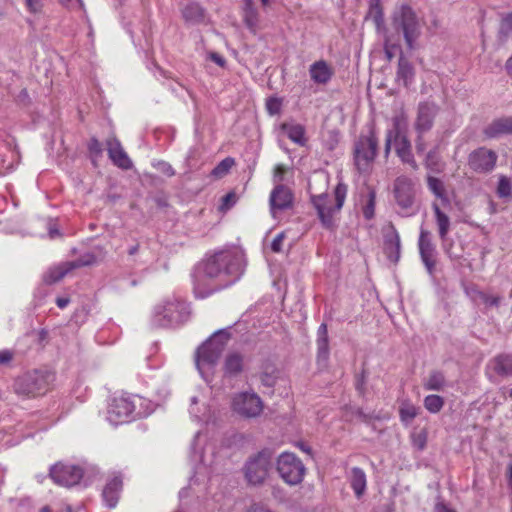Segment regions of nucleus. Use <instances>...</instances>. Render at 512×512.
<instances>
[{
    "mask_svg": "<svg viewBox=\"0 0 512 512\" xmlns=\"http://www.w3.org/2000/svg\"><path fill=\"white\" fill-rule=\"evenodd\" d=\"M347 191L348 187L346 184L338 183L334 189V204L331 197L326 193L311 196V202L323 226L326 228L331 229L334 227V216L341 210L347 196Z\"/></svg>",
    "mask_w": 512,
    "mask_h": 512,
    "instance_id": "f257e3e1",
    "label": "nucleus"
},
{
    "mask_svg": "<svg viewBox=\"0 0 512 512\" xmlns=\"http://www.w3.org/2000/svg\"><path fill=\"white\" fill-rule=\"evenodd\" d=\"M392 26L396 32L403 34L408 49H414V43L421 34V24L409 5H401L393 13Z\"/></svg>",
    "mask_w": 512,
    "mask_h": 512,
    "instance_id": "f03ea898",
    "label": "nucleus"
},
{
    "mask_svg": "<svg viewBox=\"0 0 512 512\" xmlns=\"http://www.w3.org/2000/svg\"><path fill=\"white\" fill-rule=\"evenodd\" d=\"M50 378V374L37 370L25 373L15 379L14 392L25 399L42 396L49 390Z\"/></svg>",
    "mask_w": 512,
    "mask_h": 512,
    "instance_id": "7ed1b4c3",
    "label": "nucleus"
},
{
    "mask_svg": "<svg viewBox=\"0 0 512 512\" xmlns=\"http://www.w3.org/2000/svg\"><path fill=\"white\" fill-rule=\"evenodd\" d=\"M276 470L283 482L289 486L300 485L306 476V467L294 453L284 451L276 459Z\"/></svg>",
    "mask_w": 512,
    "mask_h": 512,
    "instance_id": "20e7f679",
    "label": "nucleus"
},
{
    "mask_svg": "<svg viewBox=\"0 0 512 512\" xmlns=\"http://www.w3.org/2000/svg\"><path fill=\"white\" fill-rule=\"evenodd\" d=\"M392 143H394L395 152L401 161L416 170L418 165L412 153L411 143L406 135L401 134L398 119H394L393 129L388 130L386 133L384 147L385 158H388L390 155Z\"/></svg>",
    "mask_w": 512,
    "mask_h": 512,
    "instance_id": "39448f33",
    "label": "nucleus"
},
{
    "mask_svg": "<svg viewBox=\"0 0 512 512\" xmlns=\"http://www.w3.org/2000/svg\"><path fill=\"white\" fill-rule=\"evenodd\" d=\"M264 408V401L254 391L238 392L231 398V410L242 419L259 418Z\"/></svg>",
    "mask_w": 512,
    "mask_h": 512,
    "instance_id": "423d86ee",
    "label": "nucleus"
},
{
    "mask_svg": "<svg viewBox=\"0 0 512 512\" xmlns=\"http://www.w3.org/2000/svg\"><path fill=\"white\" fill-rule=\"evenodd\" d=\"M272 454L262 450L250 456L243 467L244 477L249 485H262L269 476Z\"/></svg>",
    "mask_w": 512,
    "mask_h": 512,
    "instance_id": "0eeeda50",
    "label": "nucleus"
},
{
    "mask_svg": "<svg viewBox=\"0 0 512 512\" xmlns=\"http://www.w3.org/2000/svg\"><path fill=\"white\" fill-rule=\"evenodd\" d=\"M203 273L209 278L221 274L236 276L239 274L238 259L229 251L217 252L203 263Z\"/></svg>",
    "mask_w": 512,
    "mask_h": 512,
    "instance_id": "6e6552de",
    "label": "nucleus"
},
{
    "mask_svg": "<svg viewBox=\"0 0 512 512\" xmlns=\"http://www.w3.org/2000/svg\"><path fill=\"white\" fill-rule=\"evenodd\" d=\"M141 398L136 395L115 396L108 406L107 419L113 425H119L129 422L136 408V401Z\"/></svg>",
    "mask_w": 512,
    "mask_h": 512,
    "instance_id": "1a4fd4ad",
    "label": "nucleus"
},
{
    "mask_svg": "<svg viewBox=\"0 0 512 512\" xmlns=\"http://www.w3.org/2000/svg\"><path fill=\"white\" fill-rule=\"evenodd\" d=\"M378 149V138L374 131L359 138L355 145L354 159L360 172L366 171L374 161Z\"/></svg>",
    "mask_w": 512,
    "mask_h": 512,
    "instance_id": "9d476101",
    "label": "nucleus"
},
{
    "mask_svg": "<svg viewBox=\"0 0 512 512\" xmlns=\"http://www.w3.org/2000/svg\"><path fill=\"white\" fill-rule=\"evenodd\" d=\"M394 199L405 215H411L415 203L416 190L411 178L405 175L398 176L393 184Z\"/></svg>",
    "mask_w": 512,
    "mask_h": 512,
    "instance_id": "9b49d317",
    "label": "nucleus"
},
{
    "mask_svg": "<svg viewBox=\"0 0 512 512\" xmlns=\"http://www.w3.org/2000/svg\"><path fill=\"white\" fill-rule=\"evenodd\" d=\"M227 335L219 332L214 334L207 342L200 346L196 354V363L200 365H214L219 360L227 345Z\"/></svg>",
    "mask_w": 512,
    "mask_h": 512,
    "instance_id": "f8f14e48",
    "label": "nucleus"
},
{
    "mask_svg": "<svg viewBox=\"0 0 512 512\" xmlns=\"http://www.w3.org/2000/svg\"><path fill=\"white\" fill-rule=\"evenodd\" d=\"M84 472L80 466L65 462H57L51 466L49 477L59 486L72 487L80 483Z\"/></svg>",
    "mask_w": 512,
    "mask_h": 512,
    "instance_id": "ddd939ff",
    "label": "nucleus"
},
{
    "mask_svg": "<svg viewBox=\"0 0 512 512\" xmlns=\"http://www.w3.org/2000/svg\"><path fill=\"white\" fill-rule=\"evenodd\" d=\"M497 160V153L483 146L469 153L467 165L476 174H488L496 167Z\"/></svg>",
    "mask_w": 512,
    "mask_h": 512,
    "instance_id": "4468645a",
    "label": "nucleus"
},
{
    "mask_svg": "<svg viewBox=\"0 0 512 512\" xmlns=\"http://www.w3.org/2000/svg\"><path fill=\"white\" fill-rule=\"evenodd\" d=\"M438 110L439 107L435 103L424 102L419 104L414 124L417 134H424L431 130Z\"/></svg>",
    "mask_w": 512,
    "mask_h": 512,
    "instance_id": "2eb2a0df",
    "label": "nucleus"
},
{
    "mask_svg": "<svg viewBox=\"0 0 512 512\" xmlns=\"http://www.w3.org/2000/svg\"><path fill=\"white\" fill-rule=\"evenodd\" d=\"M294 200L293 192L285 185L279 184L270 193V209L275 216L276 211H282L292 207Z\"/></svg>",
    "mask_w": 512,
    "mask_h": 512,
    "instance_id": "dca6fc26",
    "label": "nucleus"
},
{
    "mask_svg": "<svg viewBox=\"0 0 512 512\" xmlns=\"http://www.w3.org/2000/svg\"><path fill=\"white\" fill-rule=\"evenodd\" d=\"M106 147L109 158L113 164L121 169L128 170L132 167V161L123 149L121 142L116 137L106 140Z\"/></svg>",
    "mask_w": 512,
    "mask_h": 512,
    "instance_id": "f3484780",
    "label": "nucleus"
},
{
    "mask_svg": "<svg viewBox=\"0 0 512 512\" xmlns=\"http://www.w3.org/2000/svg\"><path fill=\"white\" fill-rule=\"evenodd\" d=\"M418 246L421 259L425 264L428 272L432 274L436 265V261L434 259L435 247L430 239L429 231L424 229L420 231Z\"/></svg>",
    "mask_w": 512,
    "mask_h": 512,
    "instance_id": "a211bd4d",
    "label": "nucleus"
},
{
    "mask_svg": "<svg viewBox=\"0 0 512 512\" xmlns=\"http://www.w3.org/2000/svg\"><path fill=\"white\" fill-rule=\"evenodd\" d=\"M309 74L314 83L326 85L334 76V69L327 61L318 60L310 65Z\"/></svg>",
    "mask_w": 512,
    "mask_h": 512,
    "instance_id": "6ab92c4d",
    "label": "nucleus"
},
{
    "mask_svg": "<svg viewBox=\"0 0 512 512\" xmlns=\"http://www.w3.org/2000/svg\"><path fill=\"white\" fill-rule=\"evenodd\" d=\"M487 139L497 138L504 134H512V117H501L494 119L483 129Z\"/></svg>",
    "mask_w": 512,
    "mask_h": 512,
    "instance_id": "aec40b11",
    "label": "nucleus"
},
{
    "mask_svg": "<svg viewBox=\"0 0 512 512\" xmlns=\"http://www.w3.org/2000/svg\"><path fill=\"white\" fill-rule=\"evenodd\" d=\"M122 489V479L120 476L114 475L111 477L108 482L106 483L102 496L106 503V505L109 508L116 507L118 500H119V494Z\"/></svg>",
    "mask_w": 512,
    "mask_h": 512,
    "instance_id": "412c9836",
    "label": "nucleus"
},
{
    "mask_svg": "<svg viewBox=\"0 0 512 512\" xmlns=\"http://www.w3.org/2000/svg\"><path fill=\"white\" fill-rule=\"evenodd\" d=\"M489 367L501 377L512 376V354L500 353L489 361Z\"/></svg>",
    "mask_w": 512,
    "mask_h": 512,
    "instance_id": "4be33fe9",
    "label": "nucleus"
},
{
    "mask_svg": "<svg viewBox=\"0 0 512 512\" xmlns=\"http://www.w3.org/2000/svg\"><path fill=\"white\" fill-rule=\"evenodd\" d=\"M243 2V21L246 27L249 29V31L253 34H256L260 28V15L258 13V10L254 5L253 0H243Z\"/></svg>",
    "mask_w": 512,
    "mask_h": 512,
    "instance_id": "5701e85b",
    "label": "nucleus"
},
{
    "mask_svg": "<svg viewBox=\"0 0 512 512\" xmlns=\"http://www.w3.org/2000/svg\"><path fill=\"white\" fill-rule=\"evenodd\" d=\"M414 78V68L412 64L403 55L400 56L398 61V68L396 73V81L401 83L404 87L412 82Z\"/></svg>",
    "mask_w": 512,
    "mask_h": 512,
    "instance_id": "b1692460",
    "label": "nucleus"
},
{
    "mask_svg": "<svg viewBox=\"0 0 512 512\" xmlns=\"http://www.w3.org/2000/svg\"><path fill=\"white\" fill-rule=\"evenodd\" d=\"M281 130L284 131L287 137L299 146H305L307 139L305 137V128L298 123H283Z\"/></svg>",
    "mask_w": 512,
    "mask_h": 512,
    "instance_id": "393cba45",
    "label": "nucleus"
},
{
    "mask_svg": "<svg viewBox=\"0 0 512 512\" xmlns=\"http://www.w3.org/2000/svg\"><path fill=\"white\" fill-rule=\"evenodd\" d=\"M243 370V357L241 354L229 353L224 361V374L227 376H235Z\"/></svg>",
    "mask_w": 512,
    "mask_h": 512,
    "instance_id": "a878e982",
    "label": "nucleus"
},
{
    "mask_svg": "<svg viewBox=\"0 0 512 512\" xmlns=\"http://www.w3.org/2000/svg\"><path fill=\"white\" fill-rule=\"evenodd\" d=\"M72 265L70 262H64L57 266L51 267L44 276V281L47 284H53L62 280L67 273L72 271Z\"/></svg>",
    "mask_w": 512,
    "mask_h": 512,
    "instance_id": "bb28decb",
    "label": "nucleus"
},
{
    "mask_svg": "<svg viewBox=\"0 0 512 512\" xmlns=\"http://www.w3.org/2000/svg\"><path fill=\"white\" fill-rule=\"evenodd\" d=\"M432 209L435 214L439 237L441 240H445L450 230V219L443 211H441L439 205L436 202L432 203Z\"/></svg>",
    "mask_w": 512,
    "mask_h": 512,
    "instance_id": "cd10ccee",
    "label": "nucleus"
},
{
    "mask_svg": "<svg viewBox=\"0 0 512 512\" xmlns=\"http://www.w3.org/2000/svg\"><path fill=\"white\" fill-rule=\"evenodd\" d=\"M182 16L188 23H200L204 20V9L198 3H189L182 10Z\"/></svg>",
    "mask_w": 512,
    "mask_h": 512,
    "instance_id": "c85d7f7f",
    "label": "nucleus"
},
{
    "mask_svg": "<svg viewBox=\"0 0 512 512\" xmlns=\"http://www.w3.org/2000/svg\"><path fill=\"white\" fill-rule=\"evenodd\" d=\"M351 487L357 497L363 495L366 489V474L358 467H354L351 471Z\"/></svg>",
    "mask_w": 512,
    "mask_h": 512,
    "instance_id": "c756f323",
    "label": "nucleus"
},
{
    "mask_svg": "<svg viewBox=\"0 0 512 512\" xmlns=\"http://www.w3.org/2000/svg\"><path fill=\"white\" fill-rule=\"evenodd\" d=\"M419 413V407L410 400H403L399 407V417L403 423H410Z\"/></svg>",
    "mask_w": 512,
    "mask_h": 512,
    "instance_id": "7c9ffc66",
    "label": "nucleus"
},
{
    "mask_svg": "<svg viewBox=\"0 0 512 512\" xmlns=\"http://www.w3.org/2000/svg\"><path fill=\"white\" fill-rule=\"evenodd\" d=\"M392 230L391 235L386 236L385 250L389 258L395 255V259L397 260L400 253V236L394 227H392Z\"/></svg>",
    "mask_w": 512,
    "mask_h": 512,
    "instance_id": "2f4dec72",
    "label": "nucleus"
},
{
    "mask_svg": "<svg viewBox=\"0 0 512 512\" xmlns=\"http://www.w3.org/2000/svg\"><path fill=\"white\" fill-rule=\"evenodd\" d=\"M445 383L444 375L441 372L434 371L425 380L423 387L428 391H440L445 387Z\"/></svg>",
    "mask_w": 512,
    "mask_h": 512,
    "instance_id": "473e14b6",
    "label": "nucleus"
},
{
    "mask_svg": "<svg viewBox=\"0 0 512 512\" xmlns=\"http://www.w3.org/2000/svg\"><path fill=\"white\" fill-rule=\"evenodd\" d=\"M512 35V11L501 16L498 28V39L506 41Z\"/></svg>",
    "mask_w": 512,
    "mask_h": 512,
    "instance_id": "72a5a7b5",
    "label": "nucleus"
},
{
    "mask_svg": "<svg viewBox=\"0 0 512 512\" xmlns=\"http://www.w3.org/2000/svg\"><path fill=\"white\" fill-rule=\"evenodd\" d=\"M424 407L430 413L440 412L445 404L444 398L440 395L430 394L424 398Z\"/></svg>",
    "mask_w": 512,
    "mask_h": 512,
    "instance_id": "f704fd0d",
    "label": "nucleus"
},
{
    "mask_svg": "<svg viewBox=\"0 0 512 512\" xmlns=\"http://www.w3.org/2000/svg\"><path fill=\"white\" fill-rule=\"evenodd\" d=\"M427 185L429 190L442 201L447 202L446 191L443 182L436 177H428Z\"/></svg>",
    "mask_w": 512,
    "mask_h": 512,
    "instance_id": "c9c22d12",
    "label": "nucleus"
},
{
    "mask_svg": "<svg viewBox=\"0 0 512 512\" xmlns=\"http://www.w3.org/2000/svg\"><path fill=\"white\" fill-rule=\"evenodd\" d=\"M496 193L499 198H509L512 195V181L509 177L501 175L498 180Z\"/></svg>",
    "mask_w": 512,
    "mask_h": 512,
    "instance_id": "e433bc0d",
    "label": "nucleus"
},
{
    "mask_svg": "<svg viewBox=\"0 0 512 512\" xmlns=\"http://www.w3.org/2000/svg\"><path fill=\"white\" fill-rule=\"evenodd\" d=\"M234 164V159L227 157L214 167V169L211 171V175L215 178H222L229 172Z\"/></svg>",
    "mask_w": 512,
    "mask_h": 512,
    "instance_id": "4c0bfd02",
    "label": "nucleus"
},
{
    "mask_svg": "<svg viewBox=\"0 0 512 512\" xmlns=\"http://www.w3.org/2000/svg\"><path fill=\"white\" fill-rule=\"evenodd\" d=\"M375 205H376V193L374 190H371L368 194L367 202L362 208L363 216L366 220H371L375 215Z\"/></svg>",
    "mask_w": 512,
    "mask_h": 512,
    "instance_id": "58836bf2",
    "label": "nucleus"
},
{
    "mask_svg": "<svg viewBox=\"0 0 512 512\" xmlns=\"http://www.w3.org/2000/svg\"><path fill=\"white\" fill-rule=\"evenodd\" d=\"M399 49L398 41H394L392 36L387 35L384 40V53L387 60L391 61Z\"/></svg>",
    "mask_w": 512,
    "mask_h": 512,
    "instance_id": "ea45409f",
    "label": "nucleus"
},
{
    "mask_svg": "<svg viewBox=\"0 0 512 512\" xmlns=\"http://www.w3.org/2000/svg\"><path fill=\"white\" fill-rule=\"evenodd\" d=\"M425 165L428 169H430L432 171H435V172L441 171V163H440V159H439L436 149H433L427 153L426 159H425Z\"/></svg>",
    "mask_w": 512,
    "mask_h": 512,
    "instance_id": "a19ab883",
    "label": "nucleus"
},
{
    "mask_svg": "<svg viewBox=\"0 0 512 512\" xmlns=\"http://www.w3.org/2000/svg\"><path fill=\"white\" fill-rule=\"evenodd\" d=\"M479 298L487 308L498 307L502 300V297L499 295H492L485 292H479Z\"/></svg>",
    "mask_w": 512,
    "mask_h": 512,
    "instance_id": "79ce46f5",
    "label": "nucleus"
},
{
    "mask_svg": "<svg viewBox=\"0 0 512 512\" xmlns=\"http://www.w3.org/2000/svg\"><path fill=\"white\" fill-rule=\"evenodd\" d=\"M95 262H96V257L93 254L88 253V254L83 255L81 258H79L75 261H70V264L72 265L73 269H76V268H80V267H84V266L93 265Z\"/></svg>",
    "mask_w": 512,
    "mask_h": 512,
    "instance_id": "37998d69",
    "label": "nucleus"
},
{
    "mask_svg": "<svg viewBox=\"0 0 512 512\" xmlns=\"http://www.w3.org/2000/svg\"><path fill=\"white\" fill-rule=\"evenodd\" d=\"M344 417L348 421H353L354 419H358L361 421H366L367 417L359 408L346 407Z\"/></svg>",
    "mask_w": 512,
    "mask_h": 512,
    "instance_id": "c03bdc74",
    "label": "nucleus"
},
{
    "mask_svg": "<svg viewBox=\"0 0 512 512\" xmlns=\"http://www.w3.org/2000/svg\"><path fill=\"white\" fill-rule=\"evenodd\" d=\"M317 350H318V358H323L326 360L329 355V340L328 339H317Z\"/></svg>",
    "mask_w": 512,
    "mask_h": 512,
    "instance_id": "a18cd8bd",
    "label": "nucleus"
},
{
    "mask_svg": "<svg viewBox=\"0 0 512 512\" xmlns=\"http://www.w3.org/2000/svg\"><path fill=\"white\" fill-rule=\"evenodd\" d=\"M412 443L419 450H423L427 443V433L425 431H421L417 434H413Z\"/></svg>",
    "mask_w": 512,
    "mask_h": 512,
    "instance_id": "49530a36",
    "label": "nucleus"
},
{
    "mask_svg": "<svg viewBox=\"0 0 512 512\" xmlns=\"http://www.w3.org/2000/svg\"><path fill=\"white\" fill-rule=\"evenodd\" d=\"M236 202V195L234 192H229L225 196L222 197V203L220 209L222 211H226L230 209Z\"/></svg>",
    "mask_w": 512,
    "mask_h": 512,
    "instance_id": "de8ad7c7",
    "label": "nucleus"
},
{
    "mask_svg": "<svg viewBox=\"0 0 512 512\" xmlns=\"http://www.w3.org/2000/svg\"><path fill=\"white\" fill-rule=\"evenodd\" d=\"M286 238V235L284 232H281L275 236L271 243V250L275 253H279L282 251V245Z\"/></svg>",
    "mask_w": 512,
    "mask_h": 512,
    "instance_id": "09e8293b",
    "label": "nucleus"
},
{
    "mask_svg": "<svg viewBox=\"0 0 512 512\" xmlns=\"http://www.w3.org/2000/svg\"><path fill=\"white\" fill-rule=\"evenodd\" d=\"M88 150L92 155L98 157L102 154V144L98 141V139L91 138L88 143Z\"/></svg>",
    "mask_w": 512,
    "mask_h": 512,
    "instance_id": "8fccbe9b",
    "label": "nucleus"
},
{
    "mask_svg": "<svg viewBox=\"0 0 512 512\" xmlns=\"http://www.w3.org/2000/svg\"><path fill=\"white\" fill-rule=\"evenodd\" d=\"M266 106L270 114H278L281 109V101L278 98H270L268 99Z\"/></svg>",
    "mask_w": 512,
    "mask_h": 512,
    "instance_id": "3c124183",
    "label": "nucleus"
},
{
    "mask_svg": "<svg viewBox=\"0 0 512 512\" xmlns=\"http://www.w3.org/2000/svg\"><path fill=\"white\" fill-rule=\"evenodd\" d=\"M245 512H272L266 505L253 502L245 509Z\"/></svg>",
    "mask_w": 512,
    "mask_h": 512,
    "instance_id": "603ef678",
    "label": "nucleus"
},
{
    "mask_svg": "<svg viewBox=\"0 0 512 512\" xmlns=\"http://www.w3.org/2000/svg\"><path fill=\"white\" fill-rule=\"evenodd\" d=\"M288 167L284 164H277L274 167V178L281 182L284 178V175L287 173Z\"/></svg>",
    "mask_w": 512,
    "mask_h": 512,
    "instance_id": "864d4df0",
    "label": "nucleus"
},
{
    "mask_svg": "<svg viewBox=\"0 0 512 512\" xmlns=\"http://www.w3.org/2000/svg\"><path fill=\"white\" fill-rule=\"evenodd\" d=\"M27 8L32 13H37L42 8V0H25Z\"/></svg>",
    "mask_w": 512,
    "mask_h": 512,
    "instance_id": "5fc2aeb1",
    "label": "nucleus"
},
{
    "mask_svg": "<svg viewBox=\"0 0 512 512\" xmlns=\"http://www.w3.org/2000/svg\"><path fill=\"white\" fill-rule=\"evenodd\" d=\"M415 146H416L417 153H423L425 151L426 143L424 141L423 134H417Z\"/></svg>",
    "mask_w": 512,
    "mask_h": 512,
    "instance_id": "6e6d98bb",
    "label": "nucleus"
},
{
    "mask_svg": "<svg viewBox=\"0 0 512 512\" xmlns=\"http://www.w3.org/2000/svg\"><path fill=\"white\" fill-rule=\"evenodd\" d=\"M209 58L220 67H224L226 64L224 57L216 52L210 53Z\"/></svg>",
    "mask_w": 512,
    "mask_h": 512,
    "instance_id": "4d7b16f0",
    "label": "nucleus"
},
{
    "mask_svg": "<svg viewBox=\"0 0 512 512\" xmlns=\"http://www.w3.org/2000/svg\"><path fill=\"white\" fill-rule=\"evenodd\" d=\"M13 358V353L8 351V350H4V351H0V364H7L9 363Z\"/></svg>",
    "mask_w": 512,
    "mask_h": 512,
    "instance_id": "13d9d810",
    "label": "nucleus"
},
{
    "mask_svg": "<svg viewBox=\"0 0 512 512\" xmlns=\"http://www.w3.org/2000/svg\"><path fill=\"white\" fill-rule=\"evenodd\" d=\"M328 339V330L326 324H321L318 328V338L317 339Z\"/></svg>",
    "mask_w": 512,
    "mask_h": 512,
    "instance_id": "bf43d9fd",
    "label": "nucleus"
},
{
    "mask_svg": "<svg viewBox=\"0 0 512 512\" xmlns=\"http://www.w3.org/2000/svg\"><path fill=\"white\" fill-rule=\"evenodd\" d=\"M434 512H455L452 509H449L446 505L439 503L435 506Z\"/></svg>",
    "mask_w": 512,
    "mask_h": 512,
    "instance_id": "052dcab7",
    "label": "nucleus"
},
{
    "mask_svg": "<svg viewBox=\"0 0 512 512\" xmlns=\"http://www.w3.org/2000/svg\"><path fill=\"white\" fill-rule=\"evenodd\" d=\"M69 303V299L68 298H57L56 300V304L59 308L63 309L65 308Z\"/></svg>",
    "mask_w": 512,
    "mask_h": 512,
    "instance_id": "680f3d73",
    "label": "nucleus"
},
{
    "mask_svg": "<svg viewBox=\"0 0 512 512\" xmlns=\"http://www.w3.org/2000/svg\"><path fill=\"white\" fill-rule=\"evenodd\" d=\"M296 446H297L300 450H302L303 452H305V453H307V454H309V455L311 454V448H310L308 445H306L305 443H303V442H298V443L296 444Z\"/></svg>",
    "mask_w": 512,
    "mask_h": 512,
    "instance_id": "e2e57ef3",
    "label": "nucleus"
},
{
    "mask_svg": "<svg viewBox=\"0 0 512 512\" xmlns=\"http://www.w3.org/2000/svg\"><path fill=\"white\" fill-rule=\"evenodd\" d=\"M164 166V169H163V172L167 175V176H173L175 174L174 172V169L168 165V164H163Z\"/></svg>",
    "mask_w": 512,
    "mask_h": 512,
    "instance_id": "0e129e2a",
    "label": "nucleus"
},
{
    "mask_svg": "<svg viewBox=\"0 0 512 512\" xmlns=\"http://www.w3.org/2000/svg\"><path fill=\"white\" fill-rule=\"evenodd\" d=\"M507 476H508L509 486L512 488V464L509 465V467H508Z\"/></svg>",
    "mask_w": 512,
    "mask_h": 512,
    "instance_id": "69168bd1",
    "label": "nucleus"
},
{
    "mask_svg": "<svg viewBox=\"0 0 512 512\" xmlns=\"http://www.w3.org/2000/svg\"><path fill=\"white\" fill-rule=\"evenodd\" d=\"M138 251V245H135L129 249V254L134 255Z\"/></svg>",
    "mask_w": 512,
    "mask_h": 512,
    "instance_id": "338daca9",
    "label": "nucleus"
},
{
    "mask_svg": "<svg viewBox=\"0 0 512 512\" xmlns=\"http://www.w3.org/2000/svg\"><path fill=\"white\" fill-rule=\"evenodd\" d=\"M261 380H262V382H263L265 385H267V386H272V383H271V382H269L268 378H264V377H262V378H261Z\"/></svg>",
    "mask_w": 512,
    "mask_h": 512,
    "instance_id": "774afa93",
    "label": "nucleus"
}]
</instances>
